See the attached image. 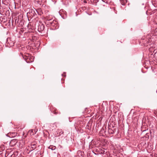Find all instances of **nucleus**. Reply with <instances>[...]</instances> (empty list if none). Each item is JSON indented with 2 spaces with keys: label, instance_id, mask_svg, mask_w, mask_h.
Listing matches in <instances>:
<instances>
[{
  "label": "nucleus",
  "instance_id": "obj_1",
  "mask_svg": "<svg viewBox=\"0 0 157 157\" xmlns=\"http://www.w3.org/2000/svg\"><path fill=\"white\" fill-rule=\"evenodd\" d=\"M15 43V37L12 36L7 39V46L8 47L13 46Z\"/></svg>",
  "mask_w": 157,
  "mask_h": 157
},
{
  "label": "nucleus",
  "instance_id": "obj_12",
  "mask_svg": "<svg viewBox=\"0 0 157 157\" xmlns=\"http://www.w3.org/2000/svg\"><path fill=\"white\" fill-rule=\"evenodd\" d=\"M105 153L106 152L105 150H101V151L100 153L101 154L104 155L105 154Z\"/></svg>",
  "mask_w": 157,
  "mask_h": 157
},
{
  "label": "nucleus",
  "instance_id": "obj_15",
  "mask_svg": "<svg viewBox=\"0 0 157 157\" xmlns=\"http://www.w3.org/2000/svg\"><path fill=\"white\" fill-rule=\"evenodd\" d=\"M23 58L25 59H26L25 58V56H23Z\"/></svg>",
  "mask_w": 157,
  "mask_h": 157
},
{
  "label": "nucleus",
  "instance_id": "obj_5",
  "mask_svg": "<svg viewBox=\"0 0 157 157\" xmlns=\"http://www.w3.org/2000/svg\"><path fill=\"white\" fill-rule=\"evenodd\" d=\"M47 20L49 21L48 23L50 24L51 26H54L55 25V24L56 23V22L55 21L53 20L52 21V19H51L49 17H47L46 18Z\"/></svg>",
  "mask_w": 157,
  "mask_h": 157
},
{
  "label": "nucleus",
  "instance_id": "obj_16",
  "mask_svg": "<svg viewBox=\"0 0 157 157\" xmlns=\"http://www.w3.org/2000/svg\"><path fill=\"white\" fill-rule=\"evenodd\" d=\"M26 62H27V63H29V61H27V59L26 61Z\"/></svg>",
  "mask_w": 157,
  "mask_h": 157
},
{
  "label": "nucleus",
  "instance_id": "obj_18",
  "mask_svg": "<svg viewBox=\"0 0 157 157\" xmlns=\"http://www.w3.org/2000/svg\"><path fill=\"white\" fill-rule=\"evenodd\" d=\"M144 5V3H143V4H142V5Z\"/></svg>",
  "mask_w": 157,
  "mask_h": 157
},
{
  "label": "nucleus",
  "instance_id": "obj_10",
  "mask_svg": "<svg viewBox=\"0 0 157 157\" xmlns=\"http://www.w3.org/2000/svg\"><path fill=\"white\" fill-rule=\"evenodd\" d=\"M120 2L122 5H124L127 2V0H120Z\"/></svg>",
  "mask_w": 157,
  "mask_h": 157
},
{
  "label": "nucleus",
  "instance_id": "obj_14",
  "mask_svg": "<svg viewBox=\"0 0 157 157\" xmlns=\"http://www.w3.org/2000/svg\"><path fill=\"white\" fill-rule=\"evenodd\" d=\"M36 2H40L41 1V0H35Z\"/></svg>",
  "mask_w": 157,
  "mask_h": 157
},
{
  "label": "nucleus",
  "instance_id": "obj_2",
  "mask_svg": "<svg viewBox=\"0 0 157 157\" xmlns=\"http://www.w3.org/2000/svg\"><path fill=\"white\" fill-rule=\"evenodd\" d=\"M36 13L34 10L33 9H30L29 12L27 13V17H30L31 18L33 17L36 15Z\"/></svg>",
  "mask_w": 157,
  "mask_h": 157
},
{
  "label": "nucleus",
  "instance_id": "obj_11",
  "mask_svg": "<svg viewBox=\"0 0 157 157\" xmlns=\"http://www.w3.org/2000/svg\"><path fill=\"white\" fill-rule=\"evenodd\" d=\"M48 148L51 149L52 150H54L56 149V147L55 146L51 145L48 147Z\"/></svg>",
  "mask_w": 157,
  "mask_h": 157
},
{
  "label": "nucleus",
  "instance_id": "obj_17",
  "mask_svg": "<svg viewBox=\"0 0 157 157\" xmlns=\"http://www.w3.org/2000/svg\"><path fill=\"white\" fill-rule=\"evenodd\" d=\"M103 2H105V0H102Z\"/></svg>",
  "mask_w": 157,
  "mask_h": 157
},
{
  "label": "nucleus",
  "instance_id": "obj_13",
  "mask_svg": "<svg viewBox=\"0 0 157 157\" xmlns=\"http://www.w3.org/2000/svg\"><path fill=\"white\" fill-rule=\"evenodd\" d=\"M17 153V152H15L14 154L11 155V157H15L16 156V154Z\"/></svg>",
  "mask_w": 157,
  "mask_h": 157
},
{
  "label": "nucleus",
  "instance_id": "obj_3",
  "mask_svg": "<svg viewBox=\"0 0 157 157\" xmlns=\"http://www.w3.org/2000/svg\"><path fill=\"white\" fill-rule=\"evenodd\" d=\"M44 29V25L40 21H39L38 25L37 26V30L39 32H41L43 31Z\"/></svg>",
  "mask_w": 157,
  "mask_h": 157
},
{
  "label": "nucleus",
  "instance_id": "obj_6",
  "mask_svg": "<svg viewBox=\"0 0 157 157\" xmlns=\"http://www.w3.org/2000/svg\"><path fill=\"white\" fill-rule=\"evenodd\" d=\"M17 142V139H13L10 142V145L11 147H13L16 144Z\"/></svg>",
  "mask_w": 157,
  "mask_h": 157
},
{
  "label": "nucleus",
  "instance_id": "obj_19",
  "mask_svg": "<svg viewBox=\"0 0 157 157\" xmlns=\"http://www.w3.org/2000/svg\"><path fill=\"white\" fill-rule=\"evenodd\" d=\"M36 12H37V11L36 10Z\"/></svg>",
  "mask_w": 157,
  "mask_h": 157
},
{
  "label": "nucleus",
  "instance_id": "obj_8",
  "mask_svg": "<svg viewBox=\"0 0 157 157\" xmlns=\"http://www.w3.org/2000/svg\"><path fill=\"white\" fill-rule=\"evenodd\" d=\"M115 128L113 129L109 128L108 129V132L109 134H113L115 132Z\"/></svg>",
  "mask_w": 157,
  "mask_h": 157
},
{
  "label": "nucleus",
  "instance_id": "obj_9",
  "mask_svg": "<svg viewBox=\"0 0 157 157\" xmlns=\"http://www.w3.org/2000/svg\"><path fill=\"white\" fill-rule=\"evenodd\" d=\"M33 131H34V130H33L31 129V130H29V133H30V134L31 135H33L35 134L36 133V132L35 130L34 131L35 132H33Z\"/></svg>",
  "mask_w": 157,
  "mask_h": 157
},
{
  "label": "nucleus",
  "instance_id": "obj_7",
  "mask_svg": "<svg viewBox=\"0 0 157 157\" xmlns=\"http://www.w3.org/2000/svg\"><path fill=\"white\" fill-rule=\"evenodd\" d=\"M36 147V143L35 142H33L31 143V147L30 149V152L35 149Z\"/></svg>",
  "mask_w": 157,
  "mask_h": 157
},
{
  "label": "nucleus",
  "instance_id": "obj_4",
  "mask_svg": "<svg viewBox=\"0 0 157 157\" xmlns=\"http://www.w3.org/2000/svg\"><path fill=\"white\" fill-rule=\"evenodd\" d=\"M149 50L151 52L150 54L153 55L154 57L157 60V50L153 49V48H150Z\"/></svg>",
  "mask_w": 157,
  "mask_h": 157
}]
</instances>
